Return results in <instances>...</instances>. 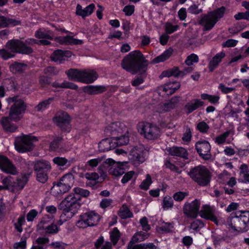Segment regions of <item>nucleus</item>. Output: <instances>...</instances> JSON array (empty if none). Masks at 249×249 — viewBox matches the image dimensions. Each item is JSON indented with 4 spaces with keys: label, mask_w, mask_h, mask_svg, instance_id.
<instances>
[{
    "label": "nucleus",
    "mask_w": 249,
    "mask_h": 249,
    "mask_svg": "<svg viewBox=\"0 0 249 249\" xmlns=\"http://www.w3.org/2000/svg\"><path fill=\"white\" fill-rule=\"evenodd\" d=\"M227 224L235 231L244 232L249 230V211L231 213Z\"/></svg>",
    "instance_id": "4"
},
{
    "label": "nucleus",
    "mask_w": 249,
    "mask_h": 249,
    "mask_svg": "<svg viewBox=\"0 0 249 249\" xmlns=\"http://www.w3.org/2000/svg\"><path fill=\"white\" fill-rule=\"evenodd\" d=\"M138 131L144 138L148 140L158 138L160 133V128L156 124L142 122L138 125Z\"/></svg>",
    "instance_id": "11"
},
{
    "label": "nucleus",
    "mask_w": 249,
    "mask_h": 249,
    "mask_svg": "<svg viewBox=\"0 0 249 249\" xmlns=\"http://www.w3.org/2000/svg\"><path fill=\"white\" fill-rule=\"evenodd\" d=\"M192 179L201 186H206L210 184L211 173L203 165H198L190 169L188 173Z\"/></svg>",
    "instance_id": "7"
},
{
    "label": "nucleus",
    "mask_w": 249,
    "mask_h": 249,
    "mask_svg": "<svg viewBox=\"0 0 249 249\" xmlns=\"http://www.w3.org/2000/svg\"><path fill=\"white\" fill-rule=\"evenodd\" d=\"M67 244L61 241L52 242L49 246L54 249H65Z\"/></svg>",
    "instance_id": "61"
},
{
    "label": "nucleus",
    "mask_w": 249,
    "mask_h": 249,
    "mask_svg": "<svg viewBox=\"0 0 249 249\" xmlns=\"http://www.w3.org/2000/svg\"><path fill=\"white\" fill-rule=\"evenodd\" d=\"M225 11L226 8L221 6L208 14L201 15L198 23L203 27V31H210L214 26L218 20L224 16Z\"/></svg>",
    "instance_id": "5"
},
{
    "label": "nucleus",
    "mask_w": 249,
    "mask_h": 249,
    "mask_svg": "<svg viewBox=\"0 0 249 249\" xmlns=\"http://www.w3.org/2000/svg\"><path fill=\"white\" fill-rule=\"evenodd\" d=\"M0 169L3 172L12 175H16L18 171L16 167L5 156H0Z\"/></svg>",
    "instance_id": "16"
},
{
    "label": "nucleus",
    "mask_w": 249,
    "mask_h": 249,
    "mask_svg": "<svg viewBox=\"0 0 249 249\" xmlns=\"http://www.w3.org/2000/svg\"><path fill=\"white\" fill-rule=\"evenodd\" d=\"M169 154L173 156L181 157L185 159H188V152L187 150L181 147L173 146L167 150Z\"/></svg>",
    "instance_id": "25"
},
{
    "label": "nucleus",
    "mask_w": 249,
    "mask_h": 249,
    "mask_svg": "<svg viewBox=\"0 0 249 249\" xmlns=\"http://www.w3.org/2000/svg\"><path fill=\"white\" fill-rule=\"evenodd\" d=\"M38 41L34 38H27L24 42L20 39L10 40L6 43V49L0 50V56L5 60L14 57L17 53L29 55L33 53L30 45L37 44Z\"/></svg>",
    "instance_id": "2"
},
{
    "label": "nucleus",
    "mask_w": 249,
    "mask_h": 249,
    "mask_svg": "<svg viewBox=\"0 0 249 249\" xmlns=\"http://www.w3.org/2000/svg\"><path fill=\"white\" fill-rule=\"evenodd\" d=\"M36 180L42 183H45L48 179V174L50 172H35Z\"/></svg>",
    "instance_id": "50"
},
{
    "label": "nucleus",
    "mask_w": 249,
    "mask_h": 249,
    "mask_svg": "<svg viewBox=\"0 0 249 249\" xmlns=\"http://www.w3.org/2000/svg\"><path fill=\"white\" fill-rule=\"evenodd\" d=\"M53 216L48 214L45 215L41 217L36 225V231L40 233L46 227H47L51 223L53 222Z\"/></svg>",
    "instance_id": "24"
},
{
    "label": "nucleus",
    "mask_w": 249,
    "mask_h": 249,
    "mask_svg": "<svg viewBox=\"0 0 249 249\" xmlns=\"http://www.w3.org/2000/svg\"><path fill=\"white\" fill-rule=\"evenodd\" d=\"M77 200L74 194H70L60 203L59 209L63 211L65 215L69 214V216L71 217L77 213L81 207Z\"/></svg>",
    "instance_id": "8"
},
{
    "label": "nucleus",
    "mask_w": 249,
    "mask_h": 249,
    "mask_svg": "<svg viewBox=\"0 0 249 249\" xmlns=\"http://www.w3.org/2000/svg\"><path fill=\"white\" fill-rule=\"evenodd\" d=\"M230 134V131H227L225 132L224 133L217 136L215 138V142L219 145L224 143L225 142L226 139L229 137Z\"/></svg>",
    "instance_id": "51"
},
{
    "label": "nucleus",
    "mask_w": 249,
    "mask_h": 249,
    "mask_svg": "<svg viewBox=\"0 0 249 249\" xmlns=\"http://www.w3.org/2000/svg\"><path fill=\"white\" fill-rule=\"evenodd\" d=\"M122 67L132 74L144 73L147 70V61L140 51L130 52L125 56L121 62Z\"/></svg>",
    "instance_id": "3"
},
{
    "label": "nucleus",
    "mask_w": 249,
    "mask_h": 249,
    "mask_svg": "<svg viewBox=\"0 0 249 249\" xmlns=\"http://www.w3.org/2000/svg\"><path fill=\"white\" fill-rule=\"evenodd\" d=\"M35 36L38 39L52 40L53 36V33L51 31L40 28L35 32Z\"/></svg>",
    "instance_id": "31"
},
{
    "label": "nucleus",
    "mask_w": 249,
    "mask_h": 249,
    "mask_svg": "<svg viewBox=\"0 0 249 249\" xmlns=\"http://www.w3.org/2000/svg\"><path fill=\"white\" fill-rule=\"evenodd\" d=\"M19 20L0 16V28H5L8 26H16L20 24Z\"/></svg>",
    "instance_id": "33"
},
{
    "label": "nucleus",
    "mask_w": 249,
    "mask_h": 249,
    "mask_svg": "<svg viewBox=\"0 0 249 249\" xmlns=\"http://www.w3.org/2000/svg\"><path fill=\"white\" fill-rule=\"evenodd\" d=\"M74 178L71 173L64 175L58 181L54 182L52 191L56 195H63L68 192L73 186Z\"/></svg>",
    "instance_id": "9"
},
{
    "label": "nucleus",
    "mask_w": 249,
    "mask_h": 249,
    "mask_svg": "<svg viewBox=\"0 0 249 249\" xmlns=\"http://www.w3.org/2000/svg\"><path fill=\"white\" fill-rule=\"evenodd\" d=\"M37 141L36 137L28 135L17 137L14 144L17 150L19 152H25L32 150L33 142Z\"/></svg>",
    "instance_id": "12"
},
{
    "label": "nucleus",
    "mask_w": 249,
    "mask_h": 249,
    "mask_svg": "<svg viewBox=\"0 0 249 249\" xmlns=\"http://www.w3.org/2000/svg\"><path fill=\"white\" fill-rule=\"evenodd\" d=\"M116 146L115 142H113L108 138L102 140L99 143V150L101 152H106L112 149H114Z\"/></svg>",
    "instance_id": "27"
},
{
    "label": "nucleus",
    "mask_w": 249,
    "mask_h": 249,
    "mask_svg": "<svg viewBox=\"0 0 249 249\" xmlns=\"http://www.w3.org/2000/svg\"><path fill=\"white\" fill-rule=\"evenodd\" d=\"M174 224L173 222H163L159 227V231L163 232L168 233L173 231Z\"/></svg>",
    "instance_id": "44"
},
{
    "label": "nucleus",
    "mask_w": 249,
    "mask_h": 249,
    "mask_svg": "<svg viewBox=\"0 0 249 249\" xmlns=\"http://www.w3.org/2000/svg\"><path fill=\"white\" fill-rule=\"evenodd\" d=\"M52 86L56 88L70 89H78V86L76 85L67 81H64L61 83L58 81H55L52 84Z\"/></svg>",
    "instance_id": "35"
},
{
    "label": "nucleus",
    "mask_w": 249,
    "mask_h": 249,
    "mask_svg": "<svg viewBox=\"0 0 249 249\" xmlns=\"http://www.w3.org/2000/svg\"><path fill=\"white\" fill-rule=\"evenodd\" d=\"M121 236L120 232L117 228H114L110 233V240L113 245H115L119 241Z\"/></svg>",
    "instance_id": "45"
},
{
    "label": "nucleus",
    "mask_w": 249,
    "mask_h": 249,
    "mask_svg": "<svg viewBox=\"0 0 249 249\" xmlns=\"http://www.w3.org/2000/svg\"><path fill=\"white\" fill-rule=\"evenodd\" d=\"M100 220V216L95 211H91L82 213L76 223V226L81 229L97 225Z\"/></svg>",
    "instance_id": "10"
},
{
    "label": "nucleus",
    "mask_w": 249,
    "mask_h": 249,
    "mask_svg": "<svg viewBox=\"0 0 249 249\" xmlns=\"http://www.w3.org/2000/svg\"><path fill=\"white\" fill-rule=\"evenodd\" d=\"M120 130L118 123H114L106 127L105 132L108 136L115 138L118 135Z\"/></svg>",
    "instance_id": "36"
},
{
    "label": "nucleus",
    "mask_w": 249,
    "mask_h": 249,
    "mask_svg": "<svg viewBox=\"0 0 249 249\" xmlns=\"http://www.w3.org/2000/svg\"><path fill=\"white\" fill-rule=\"evenodd\" d=\"M31 173L32 172H30L27 175H23L21 178H18L16 180L18 183L16 186L18 187V190H21L23 188L27 182L28 178L31 175Z\"/></svg>",
    "instance_id": "47"
},
{
    "label": "nucleus",
    "mask_w": 249,
    "mask_h": 249,
    "mask_svg": "<svg viewBox=\"0 0 249 249\" xmlns=\"http://www.w3.org/2000/svg\"><path fill=\"white\" fill-rule=\"evenodd\" d=\"M66 73L70 80L86 84L92 83L98 77L97 73L93 70H79L71 69L67 71Z\"/></svg>",
    "instance_id": "6"
},
{
    "label": "nucleus",
    "mask_w": 249,
    "mask_h": 249,
    "mask_svg": "<svg viewBox=\"0 0 249 249\" xmlns=\"http://www.w3.org/2000/svg\"><path fill=\"white\" fill-rule=\"evenodd\" d=\"M234 18L236 20H240L242 19H249V11H247L245 13L240 12L238 13L234 16Z\"/></svg>",
    "instance_id": "64"
},
{
    "label": "nucleus",
    "mask_w": 249,
    "mask_h": 249,
    "mask_svg": "<svg viewBox=\"0 0 249 249\" xmlns=\"http://www.w3.org/2000/svg\"><path fill=\"white\" fill-rule=\"evenodd\" d=\"M145 153L142 148L134 147L130 152L129 159L134 164H140L145 160Z\"/></svg>",
    "instance_id": "17"
},
{
    "label": "nucleus",
    "mask_w": 249,
    "mask_h": 249,
    "mask_svg": "<svg viewBox=\"0 0 249 249\" xmlns=\"http://www.w3.org/2000/svg\"><path fill=\"white\" fill-rule=\"evenodd\" d=\"M180 87V85L177 82H174L173 84L168 83L165 85L162 86L159 88V91L164 92L167 95L173 94Z\"/></svg>",
    "instance_id": "23"
},
{
    "label": "nucleus",
    "mask_w": 249,
    "mask_h": 249,
    "mask_svg": "<svg viewBox=\"0 0 249 249\" xmlns=\"http://www.w3.org/2000/svg\"><path fill=\"white\" fill-rule=\"evenodd\" d=\"M62 140V138L61 137H56L53 139V141L50 143V148L52 151L56 150L59 146V143Z\"/></svg>",
    "instance_id": "59"
},
{
    "label": "nucleus",
    "mask_w": 249,
    "mask_h": 249,
    "mask_svg": "<svg viewBox=\"0 0 249 249\" xmlns=\"http://www.w3.org/2000/svg\"><path fill=\"white\" fill-rule=\"evenodd\" d=\"M73 191L76 195L84 197H87L90 194V192L88 190L84 189L79 187L74 188Z\"/></svg>",
    "instance_id": "57"
},
{
    "label": "nucleus",
    "mask_w": 249,
    "mask_h": 249,
    "mask_svg": "<svg viewBox=\"0 0 249 249\" xmlns=\"http://www.w3.org/2000/svg\"><path fill=\"white\" fill-rule=\"evenodd\" d=\"M95 9V5L91 3L87 6L86 8L83 9L80 4H77L76 8V14L81 16L83 18H85L86 17L90 16L93 12Z\"/></svg>",
    "instance_id": "21"
},
{
    "label": "nucleus",
    "mask_w": 249,
    "mask_h": 249,
    "mask_svg": "<svg viewBox=\"0 0 249 249\" xmlns=\"http://www.w3.org/2000/svg\"><path fill=\"white\" fill-rule=\"evenodd\" d=\"M53 98H49L45 100L35 107V110L37 112H42L48 108L51 103L53 101Z\"/></svg>",
    "instance_id": "37"
},
{
    "label": "nucleus",
    "mask_w": 249,
    "mask_h": 249,
    "mask_svg": "<svg viewBox=\"0 0 249 249\" xmlns=\"http://www.w3.org/2000/svg\"><path fill=\"white\" fill-rule=\"evenodd\" d=\"M204 102L199 99H194L188 102L184 107V111L189 114L203 106Z\"/></svg>",
    "instance_id": "18"
},
{
    "label": "nucleus",
    "mask_w": 249,
    "mask_h": 249,
    "mask_svg": "<svg viewBox=\"0 0 249 249\" xmlns=\"http://www.w3.org/2000/svg\"><path fill=\"white\" fill-rule=\"evenodd\" d=\"M71 52L57 50L53 52L51 56L52 61L61 63L66 58L71 56Z\"/></svg>",
    "instance_id": "20"
},
{
    "label": "nucleus",
    "mask_w": 249,
    "mask_h": 249,
    "mask_svg": "<svg viewBox=\"0 0 249 249\" xmlns=\"http://www.w3.org/2000/svg\"><path fill=\"white\" fill-rule=\"evenodd\" d=\"M173 206L174 199L172 197L169 196L164 197L162 202V207L164 210L171 209Z\"/></svg>",
    "instance_id": "43"
},
{
    "label": "nucleus",
    "mask_w": 249,
    "mask_h": 249,
    "mask_svg": "<svg viewBox=\"0 0 249 249\" xmlns=\"http://www.w3.org/2000/svg\"><path fill=\"white\" fill-rule=\"evenodd\" d=\"M200 203L195 199L191 203L186 202L183 207V213L186 216L195 218L198 215Z\"/></svg>",
    "instance_id": "15"
},
{
    "label": "nucleus",
    "mask_w": 249,
    "mask_h": 249,
    "mask_svg": "<svg viewBox=\"0 0 249 249\" xmlns=\"http://www.w3.org/2000/svg\"><path fill=\"white\" fill-rule=\"evenodd\" d=\"M173 53V49L169 48L166 50L164 53L160 56L156 57L153 61L154 63H157L161 62H163L168 59Z\"/></svg>",
    "instance_id": "39"
},
{
    "label": "nucleus",
    "mask_w": 249,
    "mask_h": 249,
    "mask_svg": "<svg viewBox=\"0 0 249 249\" xmlns=\"http://www.w3.org/2000/svg\"><path fill=\"white\" fill-rule=\"evenodd\" d=\"M108 172L110 174L117 177L124 174V169L122 165H119V164H118L117 165H114L113 166H111L109 168Z\"/></svg>",
    "instance_id": "41"
},
{
    "label": "nucleus",
    "mask_w": 249,
    "mask_h": 249,
    "mask_svg": "<svg viewBox=\"0 0 249 249\" xmlns=\"http://www.w3.org/2000/svg\"><path fill=\"white\" fill-rule=\"evenodd\" d=\"M85 177L88 180L86 183L88 185H94L99 178V175L95 172L87 173L85 174Z\"/></svg>",
    "instance_id": "42"
},
{
    "label": "nucleus",
    "mask_w": 249,
    "mask_h": 249,
    "mask_svg": "<svg viewBox=\"0 0 249 249\" xmlns=\"http://www.w3.org/2000/svg\"><path fill=\"white\" fill-rule=\"evenodd\" d=\"M198 61V57L195 54H191L189 55L186 59L185 63L188 66H191L194 63H196Z\"/></svg>",
    "instance_id": "56"
},
{
    "label": "nucleus",
    "mask_w": 249,
    "mask_h": 249,
    "mask_svg": "<svg viewBox=\"0 0 249 249\" xmlns=\"http://www.w3.org/2000/svg\"><path fill=\"white\" fill-rule=\"evenodd\" d=\"M55 40L62 44H81L83 43L82 40L74 38L70 36H59Z\"/></svg>",
    "instance_id": "29"
},
{
    "label": "nucleus",
    "mask_w": 249,
    "mask_h": 249,
    "mask_svg": "<svg viewBox=\"0 0 249 249\" xmlns=\"http://www.w3.org/2000/svg\"><path fill=\"white\" fill-rule=\"evenodd\" d=\"M179 101L180 97L174 96L170 100L163 104L161 107V109L164 112L169 111L177 107Z\"/></svg>",
    "instance_id": "28"
},
{
    "label": "nucleus",
    "mask_w": 249,
    "mask_h": 249,
    "mask_svg": "<svg viewBox=\"0 0 249 249\" xmlns=\"http://www.w3.org/2000/svg\"><path fill=\"white\" fill-rule=\"evenodd\" d=\"M149 234L145 232L141 231L136 233L133 235L131 239V240L128 244V248L130 247V245L131 246H132V244L135 243L140 242L144 241V240L147 239L149 237Z\"/></svg>",
    "instance_id": "34"
},
{
    "label": "nucleus",
    "mask_w": 249,
    "mask_h": 249,
    "mask_svg": "<svg viewBox=\"0 0 249 249\" xmlns=\"http://www.w3.org/2000/svg\"><path fill=\"white\" fill-rule=\"evenodd\" d=\"M34 169L35 172H50L51 165L48 161L41 160L34 163Z\"/></svg>",
    "instance_id": "19"
},
{
    "label": "nucleus",
    "mask_w": 249,
    "mask_h": 249,
    "mask_svg": "<svg viewBox=\"0 0 249 249\" xmlns=\"http://www.w3.org/2000/svg\"><path fill=\"white\" fill-rule=\"evenodd\" d=\"M115 144L118 145H124L127 144L129 142V138L124 135L115 137Z\"/></svg>",
    "instance_id": "49"
},
{
    "label": "nucleus",
    "mask_w": 249,
    "mask_h": 249,
    "mask_svg": "<svg viewBox=\"0 0 249 249\" xmlns=\"http://www.w3.org/2000/svg\"><path fill=\"white\" fill-rule=\"evenodd\" d=\"M204 226L202 221L200 220H196L190 225V228L195 231H198L199 228Z\"/></svg>",
    "instance_id": "63"
},
{
    "label": "nucleus",
    "mask_w": 249,
    "mask_h": 249,
    "mask_svg": "<svg viewBox=\"0 0 249 249\" xmlns=\"http://www.w3.org/2000/svg\"><path fill=\"white\" fill-rule=\"evenodd\" d=\"M118 215L122 219H126L133 216V213L125 204H124L120 208L118 213Z\"/></svg>",
    "instance_id": "40"
},
{
    "label": "nucleus",
    "mask_w": 249,
    "mask_h": 249,
    "mask_svg": "<svg viewBox=\"0 0 249 249\" xmlns=\"http://www.w3.org/2000/svg\"><path fill=\"white\" fill-rule=\"evenodd\" d=\"M27 67L26 64L15 62L10 66V71L13 73L22 72Z\"/></svg>",
    "instance_id": "38"
},
{
    "label": "nucleus",
    "mask_w": 249,
    "mask_h": 249,
    "mask_svg": "<svg viewBox=\"0 0 249 249\" xmlns=\"http://www.w3.org/2000/svg\"><path fill=\"white\" fill-rule=\"evenodd\" d=\"M60 230V227L52 222L39 234L44 236L54 235L58 233Z\"/></svg>",
    "instance_id": "30"
},
{
    "label": "nucleus",
    "mask_w": 249,
    "mask_h": 249,
    "mask_svg": "<svg viewBox=\"0 0 249 249\" xmlns=\"http://www.w3.org/2000/svg\"><path fill=\"white\" fill-rule=\"evenodd\" d=\"M178 25H173L170 22H167L165 25V30L167 34H171L178 29Z\"/></svg>",
    "instance_id": "58"
},
{
    "label": "nucleus",
    "mask_w": 249,
    "mask_h": 249,
    "mask_svg": "<svg viewBox=\"0 0 249 249\" xmlns=\"http://www.w3.org/2000/svg\"><path fill=\"white\" fill-rule=\"evenodd\" d=\"M106 89H107L105 86L101 85L86 86L83 88V91L89 95L98 94L105 92Z\"/></svg>",
    "instance_id": "22"
},
{
    "label": "nucleus",
    "mask_w": 249,
    "mask_h": 249,
    "mask_svg": "<svg viewBox=\"0 0 249 249\" xmlns=\"http://www.w3.org/2000/svg\"><path fill=\"white\" fill-rule=\"evenodd\" d=\"M2 183L5 185L6 190L13 191V179L11 177L4 178L2 180Z\"/></svg>",
    "instance_id": "55"
},
{
    "label": "nucleus",
    "mask_w": 249,
    "mask_h": 249,
    "mask_svg": "<svg viewBox=\"0 0 249 249\" xmlns=\"http://www.w3.org/2000/svg\"><path fill=\"white\" fill-rule=\"evenodd\" d=\"M195 148L199 156L203 160H209L212 158L211 145L206 140H200L195 144Z\"/></svg>",
    "instance_id": "13"
},
{
    "label": "nucleus",
    "mask_w": 249,
    "mask_h": 249,
    "mask_svg": "<svg viewBox=\"0 0 249 249\" xmlns=\"http://www.w3.org/2000/svg\"><path fill=\"white\" fill-rule=\"evenodd\" d=\"M9 103H13L11 106L9 117H3L1 120L2 127L6 131L15 132L17 126L11 122L19 121L23 117L27 109V105L24 100L18 96H14L8 99Z\"/></svg>",
    "instance_id": "1"
},
{
    "label": "nucleus",
    "mask_w": 249,
    "mask_h": 249,
    "mask_svg": "<svg viewBox=\"0 0 249 249\" xmlns=\"http://www.w3.org/2000/svg\"><path fill=\"white\" fill-rule=\"evenodd\" d=\"M39 83L42 87H45L51 83L50 78L44 75L41 76L39 78Z\"/></svg>",
    "instance_id": "62"
},
{
    "label": "nucleus",
    "mask_w": 249,
    "mask_h": 249,
    "mask_svg": "<svg viewBox=\"0 0 249 249\" xmlns=\"http://www.w3.org/2000/svg\"><path fill=\"white\" fill-rule=\"evenodd\" d=\"M192 138V132L190 128L186 126L185 127V131L183 135L182 140L184 142H189L191 141Z\"/></svg>",
    "instance_id": "60"
},
{
    "label": "nucleus",
    "mask_w": 249,
    "mask_h": 249,
    "mask_svg": "<svg viewBox=\"0 0 249 249\" xmlns=\"http://www.w3.org/2000/svg\"><path fill=\"white\" fill-rule=\"evenodd\" d=\"M53 161L54 163L59 166H63L67 165L69 166L70 165V161H69L68 160L65 158L57 157L53 159Z\"/></svg>",
    "instance_id": "52"
},
{
    "label": "nucleus",
    "mask_w": 249,
    "mask_h": 249,
    "mask_svg": "<svg viewBox=\"0 0 249 249\" xmlns=\"http://www.w3.org/2000/svg\"><path fill=\"white\" fill-rule=\"evenodd\" d=\"M152 182V181L150 176L149 174H147L146 175V179L142 181L140 185V187L141 189L147 190L148 189L149 187L151 184Z\"/></svg>",
    "instance_id": "54"
},
{
    "label": "nucleus",
    "mask_w": 249,
    "mask_h": 249,
    "mask_svg": "<svg viewBox=\"0 0 249 249\" xmlns=\"http://www.w3.org/2000/svg\"><path fill=\"white\" fill-rule=\"evenodd\" d=\"M209 128L210 126L204 121H201L198 123L196 125V129L202 133H207Z\"/></svg>",
    "instance_id": "53"
},
{
    "label": "nucleus",
    "mask_w": 249,
    "mask_h": 249,
    "mask_svg": "<svg viewBox=\"0 0 249 249\" xmlns=\"http://www.w3.org/2000/svg\"><path fill=\"white\" fill-rule=\"evenodd\" d=\"M25 222V217L24 215H20L18 218L17 222L14 224L15 229L19 232L21 233L22 231V225L24 224Z\"/></svg>",
    "instance_id": "46"
},
{
    "label": "nucleus",
    "mask_w": 249,
    "mask_h": 249,
    "mask_svg": "<svg viewBox=\"0 0 249 249\" xmlns=\"http://www.w3.org/2000/svg\"><path fill=\"white\" fill-rule=\"evenodd\" d=\"M200 215L201 217L210 220L217 224V218L213 214L212 209L209 206H204L200 212Z\"/></svg>",
    "instance_id": "26"
},
{
    "label": "nucleus",
    "mask_w": 249,
    "mask_h": 249,
    "mask_svg": "<svg viewBox=\"0 0 249 249\" xmlns=\"http://www.w3.org/2000/svg\"><path fill=\"white\" fill-rule=\"evenodd\" d=\"M188 195V193L187 192L178 191L173 194V198L176 201L180 202Z\"/></svg>",
    "instance_id": "48"
},
{
    "label": "nucleus",
    "mask_w": 249,
    "mask_h": 249,
    "mask_svg": "<svg viewBox=\"0 0 249 249\" xmlns=\"http://www.w3.org/2000/svg\"><path fill=\"white\" fill-rule=\"evenodd\" d=\"M53 121L62 129L70 130V117L67 112L62 110L58 111Z\"/></svg>",
    "instance_id": "14"
},
{
    "label": "nucleus",
    "mask_w": 249,
    "mask_h": 249,
    "mask_svg": "<svg viewBox=\"0 0 249 249\" xmlns=\"http://www.w3.org/2000/svg\"><path fill=\"white\" fill-rule=\"evenodd\" d=\"M225 56L224 52L217 53L210 61L209 63V69L210 71H213L221 61L222 59Z\"/></svg>",
    "instance_id": "32"
}]
</instances>
